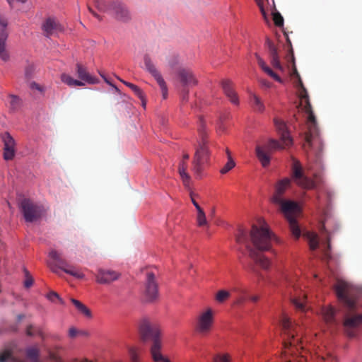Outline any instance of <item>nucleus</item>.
<instances>
[{"mask_svg": "<svg viewBox=\"0 0 362 362\" xmlns=\"http://www.w3.org/2000/svg\"><path fill=\"white\" fill-rule=\"evenodd\" d=\"M335 293L342 303V325L344 333L350 338L356 337L362 329V312L356 302L361 290L344 281L334 286Z\"/></svg>", "mask_w": 362, "mask_h": 362, "instance_id": "f257e3e1", "label": "nucleus"}, {"mask_svg": "<svg viewBox=\"0 0 362 362\" xmlns=\"http://www.w3.org/2000/svg\"><path fill=\"white\" fill-rule=\"evenodd\" d=\"M274 235L264 226L258 227L253 225L250 233L244 228H239L236 235V242L245 245L249 257L256 265L262 269H269L271 262L261 252L270 250Z\"/></svg>", "mask_w": 362, "mask_h": 362, "instance_id": "f03ea898", "label": "nucleus"}, {"mask_svg": "<svg viewBox=\"0 0 362 362\" xmlns=\"http://www.w3.org/2000/svg\"><path fill=\"white\" fill-rule=\"evenodd\" d=\"M291 59L293 66V75L298 78V86L300 88L299 96L301 100V105H303V110L308 115L307 125L308 131L305 133V144L304 148L307 150L309 149L315 155L316 158L320 157V155L322 151V141L320 136V131L317 127L316 117L312 109V106L309 100L308 93L303 86V83L300 79V75L297 71L296 67L294 63V57L292 49Z\"/></svg>", "mask_w": 362, "mask_h": 362, "instance_id": "7ed1b4c3", "label": "nucleus"}, {"mask_svg": "<svg viewBox=\"0 0 362 362\" xmlns=\"http://www.w3.org/2000/svg\"><path fill=\"white\" fill-rule=\"evenodd\" d=\"M274 125L280 135L281 143L275 139H270L267 145H257L255 148L256 156L263 167L269 165L271 160L269 154L274 151L284 149L293 144V140L287 131L285 123L279 119H274Z\"/></svg>", "mask_w": 362, "mask_h": 362, "instance_id": "20e7f679", "label": "nucleus"}, {"mask_svg": "<svg viewBox=\"0 0 362 362\" xmlns=\"http://www.w3.org/2000/svg\"><path fill=\"white\" fill-rule=\"evenodd\" d=\"M281 325L284 333V347L285 354H295L294 349L298 351L303 349L301 338L299 335V327L293 323L291 319L284 314L281 319Z\"/></svg>", "mask_w": 362, "mask_h": 362, "instance_id": "39448f33", "label": "nucleus"}, {"mask_svg": "<svg viewBox=\"0 0 362 362\" xmlns=\"http://www.w3.org/2000/svg\"><path fill=\"white\" fill-rule=\"evenodd\" d=\"M139 331L143 341H152L153 344L151 351L153 360L158 361L163 358V356L160 352L161 349L160 339L161 332L159 326L147 320H143L139 324Z\"/></svg>", "mask_w": 362, "mask_h": 362, "instance_id": "423d86ee", "label": "nucleus"}, {"mask_svg": "<svg viewBox=\"0 0 362 362\" xmlns=\"http://www.w3.org/2000/svg\"><path fill=\"white\" fill-rule=\"evenodd\" d=\"M274 204L280 206L281 211L284 214L289 223L292 235L296 239L299 238L301 235V230L296 221L297 216L300 214L298 204L293 201L284 199H282L281 202H275Z\"/></svg>", "mask_w": 362, "mask_h": 362, "instance_id": "0eeeda50", "label": "nucleus"}, {"mask_svg": "<svg viewBox=\"0 0 362 362\" xmlns=\"http://www.w3.org/2000/svg\"><path fill=\"white\" fill-rule=\"evenodd\" d=\"M292 178L298 185L307 189H315L323 183V178L320 174L314 173L313 180L305 176L300 162L296 160L292 165Z\"/></svg>", "mask_w": 362, "mask_h": 362, "instance_id": "6e6552de", "label": "nucleus"}, {"mask_svg": "<svg viewBox=\"0 0 362 362\" xmlns=\"http://www.w3.org/2000/svg\"><path fill=\"white\" fill-rule=\"evenodd\" d=\"M49 256L54 261V264L51 266V269L53 272L57 273V269H60L65 273L70 274L77 279H83L84 274L80 272L74 267L68 264L67 262L62 258L60 253L56 250L49 252Z\"/></svg>", "mask_w": 362, "mask_h": 362, "instance_id": "1a4fd4ad", "label": "nucleus"}, {"mask_svg": "<svg viewBox=\"0 0 362 362\" xmlns=\"http://www.w3.org/2000/svg\"><path fill=\"white\" fill-rule=\"evenodd\" d=\"M214 323V312L209 308L198 315L195 329L198 334L206 336L211 331Z\"/></svg>", "mask_w": 362, "mask_h": 362, "instance_id": "9d476101", "label": "nucleus"}, {"mask_svg": "<svg viewBox=\"0 0 362 362\" xmlns=\"http://www.w3.org/2000/svg\"><path fill=\"white\" fill-rule=\"evenodd\" d=\"M21 209L27 222H33L37 220L42 214V207L29 199H23L21 201Z\"/></svg>", "mask_w": 362, "mask_h": 362, "instance_id": "9b49d317", "label": "nucleus"}, {"mask_svg": "<svg viewBox=\"0 0 362 362\" xmlns=\"http://www.w3.org/2000/svg\"><path fill=\"white\" fill-rule=\"evenodd\" d=\"M208 158L209 150L205 143L203 142L197 149L192 162V170L194 172L197 177H201L203 166L207 162Z\"/></svg>", "mask_w": 362, "mask_h": 362, "instance_id": "f8f14e48", "label": "nucleus"}, {"mask_svg": "<svg viewBox=\"0 0 362 362\" xmlns=\"http://www.w3.org/2000/svg\"><path fill=\"white\" fill-rule=\"evenodd\" d=\"M144 62L146 69L152 75V76L156 79L158 84L159 85L163 98H166L168 95V88L166 83L160 73L158 71L156 66L153 63L151 57L148 54H145L144 57Z\"/></svg>", "mask_w": 362, "mask_h": 362, "instance_id": "ddd939ff", "label": "nucleus"}, {"mask_svg": "<svg viewBox=\"0 0 362 362\" xmlns=\"http://www.w3.org/2000/svg\"><path fill=\"white\" fill-rule=\"evenodd\" d=\"M144 295L146 300L152 302L158 297V284L153 272L146 273V281L145 283Z\"/></svg>", "mask_w": 362, "mask_h": 362, "instance_id": "4468645a", "label": "nucleus"}, {"mask_svg": "<svg viewBox=\"0 0 362 362\" xmlns=\"http://www.w3.org/2000/svg\"><path fill=\"white\" fill-rule=\"evenodd\" d=\"M7 24V20L0 14V59L4 62L9 59V54L6 49V40L8 37Z\"/></svg>", "mask_w": 362, "mask_h": 362, "instance_id": "2eb2a0df", "label": "nucleus"}, {"mask_svg": "<svg viewBox=\"0 0 362 362\" xmlns=\"http://www.w3.org/2000/svg\"><path fill=\"white\" fill-rule=\"evenodd\" d=\"M42 29L45 36L49 37L63 31V26L54 18H47L42 25Z\"/></svg>", "mask_w": 362, "mask_h": 362, "instance_id": "dca6fc26", "label": "nucleus"}, {"mask_svg": "<svg viewBox=\"0 0 362 362\" xmlns=\"http://www.w3.org/2000/svg\"><path fill=\"white\" fill-rule=\"evenodd\" d=\"M177 77L184 88L192 87L198 83V80L193 71L188 68H180Z\"/></svg>", "mask_w": 362, "mask_h": 362, "instance_id": "f3484780", "label": "nucleus"}, {"mask_svg": "<svg viewBox=\"0 0 362 362\" xmlns=\"http://www.w3.org/2000/svg\"><path fill=\"white\" fill-rule=\"evenodd\" d=\"M221 85L225 95L230 102L235 105H239V98L235 90V85L232 81L229 79H223L221 82Z\"/></svg>", "mask_w": 362, "mask_h": 362, "instance_id": "a211bd4d", "label": "nucleus"}, {"mask_svg": "<svg viewBox=\"0 0 362 362\" xmlns=\"http://www.w3.org/2000/svg\"><path fill=\"white\" fill-rule=\"evenodd\" d=\"M95 276L98 283L106 284L118 279L120 274L111 269H99Z\"/></svg>", "mask_w": 362, "mask_h": 362, "instance_id": "6ab92c4d", "label": "nucleus"}, {"mask_svg": "<svg viewBox=\"0 0 362 362\" xmlns=\"http://www.w3.org/2000/svg\"><path fill=\"white\" fill-rule=\"evenodd\" d=\"M2 139L4 144V158L6 160H12L15 156V141L8 132L2 135Z\"/></svg>", "mask_w": 362, "mask_h": 362, "instance_id": "aec40b11", "label": "nucleus"}, {"mask_svg": "<svg viewBox=\"0 0 362 362\" xmlns=\"http://www.w3.org/2000/svg\"><path fill=\"white\" fill-rule=\"evenodd\" d=\"M112 13L115 18L121 21L127 22L131 19V15L127 8L119 1L112 2Z\"/></svg>", "mask_w": 362, "mask_h": 362, "instance_id": "412c9836", "label": "nucleus"}, {"mask_svg": "<svg viewBox=\"0 0 362 362\" xmlns=\"http://www.w3.org/2000/svg\"><path fill=\"white\" fill-rule=\"evenodd\" d=\"M291 184V180L288 178H284L279 180L275 187V192L272 198L273 203L281 202L283 199V195L286 190L288 188Z\"/></svg>", "mask_w": 362, "mask_h": 362, "instance_id": "4be33fe9", "label": "nucleus"}, {"mask_svg": "<svg viewBox=\"0 0 362 362\" xmlns=\"http://www.w3.org/2000/svg\"><path fill=\"white\" fill-rule=\"evenodd\" d=\"M76 72L79 81L84 83L95 84L98 82V79L90 75L87 69L80 63H77L76 65Z\"/></svg>", "mask_w": 362, "mask_h": 362, "instance_id": "5701e85b", "label": "nucleus"}, {"mask_svg": "<svg viewBox=\"0 0 362 362\" xmlns=\"http://www.w3.org/2000/svg\"><path fill=\"white\" fill-rule=\"evenodd\" d=\"M322 315L325 322L329 325H337L338 322L335 317L336 310L331 306H325L322 308Z\"/></svg>", "mask_w": 362, "mask_h": 362, "instance_id": "b1692460", "label": "nucleus"}, {"mask_svg": "<svg viewBox=\"0 0 362 362\" xmlns=\"http://www.w3.org/2000/svg\"><path fill=\"white\" fill-rule=\"evenodd\" d=\"M187 161L182 160L179 164L178 171L183 182L184 185L186 187H189L190 177L187 173Z\"/></svg>", "mask_w": 362, "mask_h": 362, "instance_id": "393cba45", "label": "nucleus"}, {"mask_svg": "<svg viewBox=\"0 0 362 362\" xmlns=\"http://www.w3.org/2000/svg\"><path fill=\"white\" fill-rule=\"evenodd\" d=\"M257 60L258 65L261 67V69L267 73L269 76L273 78L275 81L281 83L282 80L281 78L274 72L273 71L269 66H267L264 62V60L258 55L255 54Z\"/></svg>", "mask_w": 362, "mask_h": 362, "instance_id": "a878e982", "label": "nucleus"}, {"mask_svg": "<svg viewBox=\"0 0 362 362\" xmlns=\"http://www.w3.org/2000/svg\"><path fill=\"white\" fill-rule=\"evenodd\" d=\"M93 1L96 8L101 12H112V2H115L112 0H93Z\"/></svg>", "mask_w": 362, "mask_h": 362, "instance_id": "bb28decb", "label": "nucleus"}, {"mask_svg": "<svg viewBox=\"0 0 362 362\" xmlns=\"http://www.w3.org/2000/svg\"><path fill=\"white\" fill-rule=\"evenodd\" d=\"M272 2V19L276 26L282 27L284 25V18L281 13L276 10L274 0H271Z\"/></svg>", "mask_w": 362, "mask_h": 362, "instance_id": "cd10ccee", "label": "nucleus"}, {"mask_svg": "<svg viewBox=\"0 0 362 362\" xmlns=\"http://www.w3.org/2000/svg\"><path fill=\"white\" fill-rule=\"evenodd\" d=\"M61 80L63 83L70 87L83 86L85 85L83 81L74 79L73 77L66 74H62L61 75Z\"/></svg>", "mask_w": 362, "mask_h": 362, "instance_id": "c85d7f7f", "label": "nucleus"}, {"mask_svg": "<svg viewBox=\"0 0 362 362\" xmlns=\"http://www.w3.org/2000/svg\"><path fill=\"white\" fill-rule=\"evenodd\" d=\"M25 362V361L18 356L13 355L12 352L6 350L0 355V362Z\"/></svg>", "mask_w": 362, "mask_h": 362, "instance_id": "c756f323", "label": "nucleus"}, {"mask_svg": "<svg viewBox=\"0 0 362 362\" xmlns=\"http://www.w3.org/2000/svg\"><path fill=\"white\" fill-rule=\"evenodd\" d=\"M71 300L81 314H83L86 317H91L90 310L84 304L74 298H71Z\"/></svg>", "mask_w": 362, "mask_h": 362, "instance_id": "7c9ffc66", "label": "nucleus"}, {"mask_svg": "<svg viewBox=\"0 0 362 362\" xmlns=\"http://www.w3.org/2000/svg\"><path fill=\"white\" fill-rule=\"evenodd\" d=\"M305 237L308 241L310 250H316L318 247L319 245L317 234L314 233L308 232L305 234Z\"/></svg>", "mask_w": 362, "mask_h": 362, "instance_id": "2f4dec72", "label": "nucleus"}, {"mask_svg": "<svg viewBox=\"0 0 362 362\" xmlns=\"http://www.w3.org/2000/svg\"><path fill=\"white\" fill-rule=\"evenodd\" d=\"M251 100L252 101V107L257 112H262L264 110V105L260 98L255 94L251 95Z\"/></svg>", "mask_w": 362, "mask_h": 362, "instance_id": "473e14b6", "label": "nucleus"}, {"mask_svg": "<svg viewBox=\"0 0 362 362\" xmlns=\"http://www.w3.org/2000/svg\"><path fill=\"white\" fill-rule=\"evenodd\" d=\"M128 352L132 362H139V348L136 346H129L128 348Z\"/></svg>", "mask_w": 362, "mask_h": 362, "instance_id": "72a5a7b5", "label": "nucleus"}, {"mask_svg": "<svg viewBox=\"0 0 362 362\" xmlns=\"http://www.w3.org/2000/svg\"><path fill=\"white\" fill-rule=\"evenodd\" d=\"M9 104L11 111L16 112L21 106V100L16 95H11Z\"/></svg>", "mask_w": 362, "mask_h": 362, "instance_id": "f704fd0d", "label": "nucleus"}, {"mask_svg": "<svg viewBox=\"0 0 362 362\" xmlns=\"http://www.w3.org/2000/svg\"><path fill=\"white\" fill-rule=\"evenodd\" d=\"M197 222L199 226H204L208 225L205 213L202 209H198L197 210Z\"/></svg>", "mask_w": 362, "mask_h": 362, "instance_id": "c9c22d12", "label": "nucleus"}, {"mask_svg": "<svg viewBox=\"0 0 362 362\" xmlns=\"http://www.w3.org/2000/svg\"><path fill=\"white\" fill-rule=\"evenodd\" d=\"M27 357L33 362H38L39 350L35 347H30L26 350Z\"/></svg>", "mask_w": 362, "mask_h": 362, "instance_id": "e433bc0d", "label": "nucleus"}, {"mask_svg": "<svg viewBox=\"0 0 362 362\" xmlns=\"http://www.w3.org/2000/svg\"><path fill=\"white\" fill-rule=\"evenodd\" d=\"M230 296V292L226 290H220L216 295V300L220 303L225 302Z\"/></svg>", "mask_w": 362, "mask_h": 362, "instance_id": "4c0bfd02", "label": "nucleus"}, {"mask_svg": "<svg viewBox=\"0 0 362 362\" xmlns=\"http://www.w3.org/2000/svg\"><path fill=\"white\" fill-rule=\"evenodd\" d=\"M255 1L260 10L264 21H265L266 23H269V19L264 8V0H255Z\"/></svg>", "mask_w": 362, "mask_h": 362, "instance_id": "58836bf2", "label": "nucleus"}, {"mask_svg": "<svg viewBox=\"0 0 362 362\" xmlns=\"http://www.w3.org/2000/svg\"><path fill=\"white\" fill-rule=\"evenodd\" d=\"M128 87L134 93V94L138 96L141 100H142V103H143V105L144 106L145 105V101H144V93L143 91L141 90V89L132 83V84H128Z\"/></svg>", "mask_w": 362, "mask_h": 362, "instance_id": "ea45409f", "label": "nucleus"}, {"mask_svg": "<svg viewBox=\"0 0 362 362\" xmlns=\"http://www.w3.org/2000/svg\"><path fill=\"white\" fill-rule=\"evenodd\" d=\"M235 161L232 158V156H229V160H228V162L226 163V165L220 170V173L221 174H226L231 169H233L235 167Z\"/></svg>", "mask_w": 362, "mask_h": 362, "instance_id": "a19ab883", "label": "nucleus"}, {"mask_svg": "<svg viewBox=\"0 0 362 362\" xmlns=\"http://www.w3.org/2000/svg\"><path fill=\"white\" fill-rule=\"evenodd\" d=\"M266 45L268 47L270 57L279 56L278 50L274 44L269 39H267Z\"/></svg>", "mask_w": 362, "mask_h": 362, "instance_id": "79ce46f5", "label": "nucleus"}, {"mask_svg": "<svg viewBox=\"0 0 362 362\" xmlns=\"http://www.w3.org/2000/svg\"><path fill=\"white\" fill-rule=\"evenodd\" d=\"M23 272L25 273V279L24 281V286L27 288H30L34 282L33 278L30 275V272L27 270L26 268H23Z\"/></svg>", "mask_w": 362, "mask_h": 362, "instance_id": "37998d69", "label": "nucleus"}, {"mask_svg": "<svg viewBox=\"0 0 362 362\" xmlns=\"http://www.w3.org/2000/svg\"><path fill=\"white\" fill-rule=\"evenodd\" d=\"M47 298L52 302H56L57 300L61 303L64 304L63 300L59 297V294L54 291H50L47 293Z\"/></svg>", "mask_w": 362, "mask_h": 362, "instance_id": "c03bdc74", "label": "nucleus"}, {"mask_svg": "<svg viewBox=\"0 0 362 362\" xmlns=\"http://www.w3.org/2000/svg\"><path fill=\"white\" fill-rule=\"evenodd\" d=\"M271 57V64L273 67L276 69L280 70L281 71H284V67L281 64L279 60V56L270 57Z\"/></svg>", "mask_w": 362, "mask_h": 362, "instance_id": "a18cd8bd", "label": "nucleus"}, {"mask_svg": "<svg viewBox=\"0 0 362 362\" xmlns=\"http://www.w3.org/2000/svg\"><path fill=\"white\" fill-rule=\"evenodd\" d=\"M214 362H230V356L228 354H218L214 358Z\"/></svg>", "mask_w": 362, "mask_h": 362, "instance_id": "49530a36", "label": "nucleus"}, {"mask_svg": "<svg viewBox=\"0 0 362 362\" xmlns=\"http://www.w3.org/2000/svg\"><path fill=\"white\" fill-rule=\"evenodd\" d=\"M318 362H337L334 356L330 354H327L325 356H322Z\"/></svg>", "mask_w": 362, "mask_h": 362, "instance_id": "de8ad7c7", "label": "nucleus"}, {"mask_svg": "<svg viewBox=\"0 0 362 362\" xmlns=\"http://www.w3.org/2000/svg\"><path fill=\"white\" fill-rule=\"evenodd\" d=\"M292 302L297 309L300 310H304V304L303 300L295 298L292 300Z\"/></svg>", "mask_w": 362, "mask_h": 362, "instance_id": "09e8293b", "label": "nucleus"}, {"mask_svg": "<svg viewBox=\"0 0 362 362\" xmlns=\"http://www.w3.org/2000/svg\"><path fill=\"white\" fill-rule=\"evenodd\" d=\"M250 271L255 274L259 280H263L264 279V277L262 276V274L260 273V272L257 269L256 266L255 265H251L250 267Z\"/></svg>", "mask_w": 362, "mask_h": 362, "instance_id": "8fccbe9b", "label": "nucleus"}, {"mask_svg": "<svg viewBox=\"0 0 362 362\" xmlns=\"http://www.w3.org/2000/svg\"><path fill=\"white\" fill-rule=\"evenodd\" d=\"M68 334H69V337L70 338H75L78 334H82V332L78 331V329H76L75 327H73L69 329Z\"/></svg>", "mask_w": 362, "mask_h": 362, "instance_id": "3c124183", "label": "nucleus"}, {"mask_svg": "<svg viewBox=\"0 0 362 362\" xmlns=\"http://www.w3.org/2000/svg\"><path fill=\"white\" fill-rule=\"evenodd\" d=\"M330 248H331L330 240H329V237H327L326 248L325 249V255H328V252L330 250Z\"/></svg>", "mask_w": 362, "mask_h": 362, "instance_id": "603ef678", "label": "nucleus"}, {"mask_svg": "<svg viewBox=\"0 0 362 362\" xmlns=\"http://www.w3.org/2000/svg\"><path fill=\"white\" fill-rule=\"evenodd\" d=\"M190 197H191L192 202L194 204V206H195L197 211L198 210V209H202L200 207V206L199 205V204L194 199V194L192 192H190Z\"/></svg>", "mask_w": 362, "mask_h": 362, "instance_id": "864d4df0", "label": "nucleus"}, {"mask_svg": "<svg viewBox=\"0 0 362 362\" xmlns=\"http://www.w3.org/2000/svg\"><path fill=\"white\" fill-rule=\"evenodd\" d=\"M33 325H28V326L27 327V329H26V334H27L28 336H30V337L33 336L35 334H34V332H33Z\"/></svg>", "mask_w": 362, "mask_h": 362, "instance_id": "5fc2aeb1", "label": "nucleus"}, {"mask_svg": "<svg viewBox=\"0 0 362 362\" xmlns=\"http://www.w3.org/2000/svg\"><path fill=\"white\" fill-rule=\"evenodd\" d=\"M178 64V59L177 57H173L172 60L169 62L170 66L173 68L176 64Z\"/></svg>", "mask_w": 362, "mask_h": 362, "instance_id": "6e6d98bb", "label": "nucleus"}, {"mask_svg": "<svg viewBox=\"0 0 362 362\" xmlns=\"http://www.w3.org/2000/svg\"><path fill=\"white\" fill-rule=\"evenodd\" d=\"M88 10L95 17L97 18L99 21H101L102 18L98 14L96 13L93 9L92 8H90V6H88Z\"/></svg>", "mask_w": 362, "mask_h": 362, "instance_id": "4d7b16f0", "label": "nucleus"}, {"mask_svg": "<svg viewBox=\"0 0 362 362\" xmlns=\"http://www.w3.org/2000/svg\"><path fill=\"white\" fill-rule=\"evenodd\" d=\"M30 88H31L32 89H37V90H40V91H41V88H40V86L37 83H34V82H33V83H32L30 84Z\"/></svg>", "mask_w": 362, "mask_h": 362, "instance_id": "13d9d810", "label": "nucleus"}, {"mask_svg": "<svg viewBox=\"0 0 362 362\" xmlns=\"http://www.w3.org/2000/svg\"><path fill=\"white\" fill-rule=\"evenodd\" d=\"M200 124H199V132H200V134H202V131L204 129V120L202 119H200Z\"/></svg>", "mask_w": 362, "mask_h": 362, "instance_id": "bf43d9fd", "label": "nucleus"}, {"mask_svg": "<svg viewBox=\"0 0 362 362\" xmlns=\"http://www.w3.org/2000/svg\"><path fill=\"white\" fill-rule=\"evenodd\" d=\"M32 69H33V66H28L26 68V69H25V75L27 76H30Z\"/></svg>", "mask_w": 362, "mask_h": 362, "instance_id": "052dcab7", "label": "nucleus"}, {"mask_svg": "<svg viewBox=\"0 0 362 362\" xmlns=\"http://www.w3.org/2000/svg\"><path fill=\"white\" fill-rule=\"evenodd\" d=\"M245 297H243V296H242V297H240V298H238V300H237V302H236V303H237L238 304H242V303H243L245 302Z\"/></svg>", "mask_w": 362, "mask_h": 362, "instance_id": "680f3d73", "label": "nucleus"}, {"mask_svg": "<svg viewBox=\"0 0 362 362\" xmlns=\"http://www.w3.org/2000/svg\"><path fill=\"white\" fill-rule=\"evenodd\" d=\"M250 300L252 302H257L259 300V297L257 296H252L250 297Z\"/></svg>", "mask_w": 362, "mask_h": 362, "instance_id": "e2e57ef3", "label": "nucleus"}, {"mask_svg": "<svg viewBox=\"0 0 362 362\" xmlns=\"http://www.w3.org/2000/svg\"><path fill=\"white\" fill-rule=\"evenodd\" d=\"M25 317V315H23V314H19L17 316V320L18 322H20L21 320H22L23 318Z\"/></svg>", "mask_w": 362, "mask_h": 362, "instance_id": "0e129e2a", "label": "nucleus"}, {"mask_svg": "<svg viewBox=\"0 0 362 362\" xmlns=\"http://www.w3.org/2000/svg\"><path fill=\"white\" fill-rule=\"evenodd\" d=\"M189 158V156L188 153H185L183 155V157H182V160H185V161H187Z\"/></svg>", "mask_w": 362, "mask_h": 362, "instance_id": "69168bd1", "label": "nucleus"}, {"mask_svg": "<svg viewBox=\"0 0 362 362\" xmlns=\"http://www.w3.org/2000/svg\"><path fill=\"white\" fill-rule=\"evenodd\" d=\"M156 362H160V361H162V362H170V361L167 358H165L163 356V358L161 359H159L158 361H155Z\"/></svg>", "mask_w": 362, "mask_h": 362, "instance_id": "338daca9", "label": "nucleus"}, {"mask_svg": "<svg viewBox=\"0 0 362 362\" xmlns=\"http://www.w3.org/2000/svg\"><path fill=\"white\" fill-rule=\"evenodd\" d=\"M184 95H183V100H186L187 98L188 95V91L186 90H184Z\"/></svg>", "mask_w": 362, "mask_h": 362, "instance_id": "774afa93", "label": "nucleus"}]
</instances>
